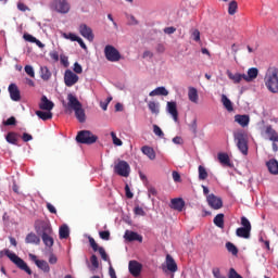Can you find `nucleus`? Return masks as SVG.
<instances>
[{
	"label": "nucleus",
	"instance_id": "obj_1",
	"mask_svg": "<svg viewBox=\"0 0 278 278\" xmlns=\"http://www.w3.org/2000/svg\"><path fill=\"white\" fill-rule=\"evenodd\" d=\"M67 108L74 110L75 116L79 123H86V111L81 105V102L73 93L67 94Z\"/></svg>",
	"mask_w": 278,
	"mask_h": 278
},
{
	"label": "nucleus",
	"instance_id": "obj_2",
	"mask_svg": "<svg viewBox=\"0 0 278 278\" xmlns=\"http://www.w3.org/2000/svg\"><path fill=\"white\" fill-rule=\"evenodd\" d=\"M265 86L269 92L277 94L278 92V70L275 67L268 68L264 78Z\"/></svg>",
	"mask_w": 278,
	"mask_h": 278
},
{
	"label": "nucleus",
	"instance_id": "obj_3",
	"mask_svg": "<svg viewBox=\"0 0 278 278\" xmlns=\"http://www.w3.org/2000/svg\"><path fill=\"white\" fill-rule=\"evenodd\" d=\"M0 255H5L9 257V260L15 264V266H17L20 268V270H24V273H27V275H31V269L29 268V266H27V263H25L23 261V258H21L18 255H16V253L4 249L2 251H0Z\"/></svg>",
	"mask_w": 278,
	"mask_h": 278
},
{
	"label": "nucleus",
	"instance_id": "obj_4",
	"mask_svg": "<svg viewBox=\"0 0 278 278\" xmlns=\"http://www.w3.org/2000/svg\"><path fill=\"white\" fill-rule=\"evenodd\" d=\"M233 138L237 141V147L243 155L249 153V135L247 131L239 129L233 132Z\"/></svg>",
	"mask_w": 278,
	"mask_h": 278
},
{
	"label": "nucleus",
	"instance_id": "obj_5",
	"mask_svg": "<svg viewBox=\"0 0 278 278\" xmlns=\"http://www.w3.org/2000/svg\"><path fill=\"white\" fill-rule=\"evenodd\" d=\"M50 10L58 14H68L71 12V2L68 0H52L50 2Z\"/></svg>",
	"mask_w": 278,
	"mask_h": 278
},
{
	"label": "nucleus",
	"instance_id": "obj_6",
	"mask_svg": "<svg viewBox=\"0 0 278 278\" xmlns=\"http://www.w3.org/2000/svg\"><path fill=\"white\" fill-rule=\"evenodd\" d=\"M97 140H99V137H97L90 130H80L76 136V141L79 144H94Z\"/></svg>",
	"mask_w": 278,
	"mask_h": 278
},
{
	"label": "nucleus",
	"instance_id": "obj_7",
	"mask_svg": "<svg viewBox=\"0 0 278 278\" xmlns=\"http://www.w3.org/2000/svg\"><path fill=\"white\" fill-rule=\"evenodd\" d=\"M35 231L38 236H53V228L51 227V223L40 220L35 225Z\"/></svg>",
	"mask_w": 278,
	"mask_h": 278
},
{
	"label": "nucleus",
	"instance_id": "obj_8",
	"mask_svg": "<svg viewBox=\"0 0 278 278\" xmlns=\"http://www.w3.org/2000/svg\"><path fill=\"white\" fill-rule=\"evenodd\" d=\"M130 170L131 168L129 167V163H127V161H118L117 164L114 165V173L119 175V177H127Z\"/></svg>",
	"mask_w": 278,
	"mask_h": 278
},
{
	"label": "nucleus",
	"instance_id": "obj_9",
	"mask_svg": "<svg viewBox=\"0 0 278 278\" xmlns=\"http://www.w3.org/2000/svg\"><path fill=\"white\" fill-rule=\"evenodd\" d=\"M104 55L109 62H118L121 60V52L114 46H105Z\"/></svg>",
	"mask_w": 278,
	"mask_h": 278
},
{
	"label": "nucleus",
	"instance_id": "obj_10",
	"mask_svg": "<svg viewBox=\"0 0 278 278\" xmlns=\"http://www.w3.org/2000/svg\"><path fill=\"white\" fill-rule=\"evenodd\" d=\"M77 81H79V76H77L73 71L66 70L64 74L65 86H67V88H73Z\"/></svg>",
	"mask_w": 278,
	"mask_h": 278
},
{
	"label": "nucleus",
	"instance_id": "obj_11",
	"mask_svg": "<svg viewBox=\"0 0 278 278\" xmlns=\"http://www.w3.org/2000/svg\"><path fill=\"white\" fill-rule=\"evenodd\" d=\"M79 34L83 36V38H86L89 42H92L94 40V33H92V28H90L86 24L79 25Z\"/></svg>",
	"mask_w": 278,
	"mask_h": 278
},
{
	"label": "nucleus",
	"instance_id": "obj_12",
	"mask_svg": "<svg viewBox=\"0 0 278 278\" xmlns=\"http://www.w3.org/2000/svg\"><path fill=\"white\" fill-rule=\"evenodd\" d=\"M29 260L36 264L37 267L40 268V270H43V273H49L51 270V267H49V263L45 260H38V256L36 254H29Z\"/></svg>",
	"mask_w": 278,
	"mask_h": 278
},
{
	"label": "nucleus",
	"instance_id": "obj_13",
	"mask_svg": "<svg viewBox=\"0 0 278 278\" xmlns=\"http://www.w3.org/2000/svg\"><path fill=\"white\" fill-rule=\"evenodd\" d=\"M206 201L212 210H220L223 207V199L216 197L214 193L208 194Z\"/></svg>",
	"mask_w": 278,
	"mask_h": 278
},
{
	"label": "nucleus",
	"instance_id": "obj_14",
	"mask_svg": "<svg viewBox=\"0 0 278 278\" xmlns=\"http://www.w3.org/2000/svg\"><path fill=\"white\" fill-rule=\"evenodd\" d=\"M128 268L132 277H140V273H142V264L138 263V261H130Z\"/></svg>",
	"mask_w": 278,
	"mask_h": 278
},
{
	"label": "nucleus",
	"instance_id": "obj_15",
	"mask_svg": "<svg viewBox=\"0 0 278 278\" xmlns=\"http://www.w3.org/2000/svg\"><path fill=\"white\" fill-rule=\"evenodd\" d=\"M55 108V103L53 101L47 99V96H42L39 102V109L43 110L45 112H51Z\"/></svg>",
	"mask_w": 278,
	"mask_h": 278
},
{
	"label": "nucleus",
	"instance_id": "obj_16",
	"mask_svg": "<svg viewBox=\"0 0 278 278\" xmlns=\"http://www.w3.org/2000/svg\"><path fill=\"white\" fill-rule=\"evenodd\" d=\"M124 238L127 240V242H142V236L131 230H126Z\"/></svg>",
	"mask_w": 278,
	"mask_h": 278
},
{
	"label": "nucleus",
	"instance_id": "obj_17",
	"mask_svg": "<svg viewBox=\"0 0 278 278\" xmlns=\"http://www.w3.org/2000/svg\"><path fill=\"white\" fill-rule=\"evenodd\" d=\"M167 112L173 116L175 123L179 121V112L177 111V102L170 101L167 102Z\"/></svg>",
	"mask_w": 278,
	"mask_h": 278
},
{
	"label": "nucleus",
	"instance_id": "obj_18",
	"mask_svg": "<svg viewBox=\"0 0 278 278\" xmlns=\"http://www.w3.org/2000/svg\"><path fill=\"white\" fill-rule=\"evenodd\" d=\"M9 94L12 101H21V90H18L16 84H11L9 86Z\"/></svg>",
	"mask_w": 278,
	"mask_h": 278
},
{
	"label": "nucleus",
	"instance_id": "obj_19",
	"mask_svg": "<svg viewBox=\"0 0 278 278\" xmlns=\"http://www.w3.org/2000/svg\"><path fill=\"white\" fill-rule=\"evenodd\" d=\"M265 136H267L270 142H278V132L271 125L265 127Z\"/></svg>",
	"mask_w": 278,
	"mask_h": 278
},
{
	"label": "nucleus",
	"instance_id": "obj_20",
	"mask_svg": "<svg viewBox=\"0 0 278 278\" xmlns=\"http://www.w3.org/2000/svg\"><path fill=\"white\" fill-rule=\"evenodd\" d=\"M172 210H176L177 212H184V207H186V202L181 198H175L170 201Z\"/></svg>",
	"mask_w": 278,
	"mask_h": 278
},
{
	"label": "nucleus",
	"instance_id": "obj_21",
	"mask_svg": "<svg viewBox=\"0 0 278 278\" xmlns=\"http://www.w3.org/2000/svg\"><path fill=\"white\" fill-rule=\"evenodd\" d=\"M257 75H260V70L252 67L248 70V75L243 74V79L244 81L251 83L254 79H257Z\"/></svg>",
	"mask_w": 278,
	"mask_h": 278
},
{
	"label": "nucleus",
	"instance_id": "obj_22",
	"mask_svg": "<svg viewBox=\"0 0 278 278\" xmlns=\"http://www.w3.org/2000/svg\"><path fill=\"white\" fill-rule=\"evenodd\" d=\"M235 123H238L241 127H249V123H251V117L249 115H235Z\"/></svg>",
	"mask_w": 278,
	"mask_h": 278
},
{
	"label": "nucleus",
	"instance_id": "obj_23",
	"mask_svg": "<svg viewBox=\"0 0 278 278\" xmlns=\"http://www.w3.org/2000/svg\"><path fill=\"white\" fill-rule=\"evenodd\" d=\"M188 99L191 103H199V91L194 87H189L188 89Z\"/></svg>",
	"mask_w": 278,
	"mask_h": 278
},
{
	"label": "nucleus",
	"instance_id": "obj_24",
	"mask_svg": "<svg viewBox=\"0 0 278 278\" xmlns=\"http://www.w3.org/2000/svg\"><path fill=\"white\" fill-rule=\"evenodd\" d=\"M150 97H168L166 87H157L149 93Z\"/></svg>",
	"mask_w": 278,
	"mask_h": 278
},
{
	"label": "nucleus",
	"instance_id": "obj_25",
	"mask_svg": "<svg viewBox=\"0 0 278 278\" xmlns=\"http://www.w3.org/2000/svg\"><path fill=\"white\" fill-rule=\"evenodd\" d=\"M266 166L271 175H278V161L275 159L269 160Z\"/></svg>",
	"mask_w": 278,
	"mask_h": 278
},
{
	"label": "nucleus",
	"instance_id": "obj_26",
	"mask_svg": "<svg viewBox=\"0 0 278 278\" xmlns=\"http://www.w3.org/2000/svg\"><path fill=\"white\" fill-rule=\"evenodd\" d=\"M166 266L169 273H177V263L175 262V258H173V256L169 254L166 256Z\"/></svg>",
	"mask_w": 278,
	"mask_h": 278
},
{
	"label": "nucleus",
	"instance_id": "obj_27",
	"mask_svg": "<svg viewBox=\"0 0 278 278\" xmlns=\"http://www.w3.org/2000/svg\"><path fill=\"white\" fill-rule=\"evenodd\" d=\"M217 157L223 166H228L231 168V160L229 159V154L220 152L217 154Z\"/></svg>",
	"mask_w": 278,
	"mask_h": 278
},
{
	"label": "nucleus",
	"instance_id": "obj_28",
	"mask_svg": "<svg viewBox=\"0 0 278 278\" xmlns=\"http://www.w3.org/2000/svg\"><path fill=\"white\" fill-rule=\"evenodd\" d=\"M213 223L219 229H225V214H223V213L217 214L214 217Z\"/></svg>",
	"mask_w": 278,
	"mask_h": 278
},
{
	"label": "nucleus",
	"instance_id": "obj_29",
	"mask_svg": "<svg viewBox=\"0 0 278 278\" xmlns=\"http://www.w3.org/2000/svg\"><path fill=\"white\" fill-rule=\"evenodd\" d=\"M236 236L238 238H244L245 240H249V238H251V230H249V228L239 227L236 230Z\"/></svg>",
	"mask_w": 278,
	"mask_h": 278
},
{
	"label": "nucleus",
	"instance_id": "obj_30",
	"mask_svg": "<svg viewBox=\"0 0 278 278\" xmlns=\"http://www.w3.org/2000/svg\"><path fill=\"white\" fill-rule=\"evenodd\" d=\"M228 79H231L233 84H240L242 79H244V74H239V73H231V71H227Z\"/></svg>",
	"mask_w": 278,
	"mask_h": 278
},
{
	"label": "nucleus",
	"instance_id": "obj_31",
	"mask_svg": "<svg viewBox=\"0 0 278 278\" xmlns=\"http://www.w3.org/2000/svg\"><path fill=\"white\" fill-rule=\"evenodd\" d=\"M71 236V230L68 229L67 225H62L59 228V238L60 240H66Z\"/></svg>",
	"mask_w": 278,
	"mask_h": 278
},
{
	"label": "nucleus",
	"instance_id": "obj_32",
	"mask_svg": "<svg viewBox=\"0 0 278 278\" xmlns=\"http://www.w3.org/2000/svg\"><path fill=\"white\" fill-rule=\"evenodd\" d=\"M5 140L9 144H14L15 147L18 146V135L14 131L8 132Z\"/></svg>",
	"mask_w": 278,
	"mask_h": 278
},
{
	"label": "nucleus",
	"instance_id": "obj_33",
	"mask_svg": "<svg viewBox=\"0 0 278 278\" xmlns=\"http://www.w3.org/2000/svg\"><path fill=\"white\" fill-rule=\"evenodd\" d=\"M141 151L143 155H147V157H149V160H155V150H153V148L149 146H143L141 148Z\"/></svg>",
	"mask_w": 278,
	"mask_h": 278
},
{
	"label": "nucleus",
	"instance_id": "obj_34",
	"mask_svg": "<svg viewBox=\"0 0 278 278\" xmlns=\"http://www.w3.org/2000/svg\"><path fill=\"white\" fill-rule=\"evenodd\" d=\"M36 116L41 118V121H51V118H53V113L51 111H36Z\"/></svg>",
	"mask_w": 278,
	"mask_h": 278
},
{
	"label": "nucleus",
	"instance_id": "obj_35",
	"mask_svg": "<svg viewBox=\"0 0 278 278\" xmlns=\"http://www.w3.org/2000/svg\"><path fill=\"white\" fill-rule=\"evenodd\" d=\"M25 242L26 244H40V239L36 236V233L30 232L26 236Z\"/></svg>",
	"mask_w": 278,
	"mask_h": 278
},
{
	"label": "nucleus",
	"instance_id": "obj_36",
	"mask_svg": "<svg viewBox=\"0 0 278 278\" xmlns=\"http://www.w3.org/2000/svg\"><path fill=\"white\" fill-rule=\"evenodd\" d=\"M40 77L43 79V81H49L51 79V71H49V67L41 66L40 67Z\"/></svg>",
	"mask_w": 278,
	"mask_h": 278
},
{
	"label": "nucleus",
	"instance_id": "obj_37",
	"mask_svg": "<svg viewBox=\"0 0 278 278\" xmlns=\"http://www.w3.org/2000/svg\"><path fill=\"white\" fill-rule=\"evenodd\" d=\"M41 240L46 247L51 249L54 244L53 235H43L41 236Z\"/></svg>",
	"mask_w": 278,
	"mask_h": 278
},
{
	"label": "nucleus",
	"instance_id": "obj_38",
	"mask_svg": "<svg viewBox=\"0 0 278 278\" xmlns=\"http://www.w3.org/2000/svg\"><path fill=\"white\" fill-rule=\"evenodd\" d=\"M222 103L228 112H233V104L231 103V100H229V98H227V96H225V94L222 96Z\"/></svg>",
	"mask_w": 278,
	"mask_h": 278
},
{
	"label": "nucleus",
	"instance_id": "obj_39",
	"mask_svg": "<svg viewBox=\"0 0 278 278\" xmlns=\"http://www.w3.org/2000/svg\"><path fill=\"white\" fill-rule=\"evenodd\" d=\"M148 108L152 114H160V103L155 101H150Z\"/></svg>",
	"mask_w": 278,
	"mask_h": 278
},
{
	"label": "nucleus",
	"instance_id": "obj_40",
	"mask_svg": "<svg viewBox=\"0 0 278 278\" xmlns=\"http://www.w3.org/2000/svg\"><path fill=\"white\" fill-rule=\"evenodd\" d=\"M236 12H238V2L236 0H232L228 4V14H230V16H233Z\"/></svg>",
	"mask_w": 278,
	"mask_h": 278
},
{
	"label": "nucleus",
	"instance_id": "obj_41",
	"mask_svg": "<svg viewBox=\"0 0 278 278\" xmlns=\"http://www.w3.org/2000/svg\"><path fill=\"white\" fill-rule=\"evenodd\" d=\"M199 170V179L200 181H205L207 179V169H205L202 165L198 167Z\"/></svg>",
	"mask_w": 278,
	"mask_h": 278
},
{
	"label": "nucleus",
	"instance_id": "obj_42",
	"mask_svg": "<svg viewBox=\"0 0 278 278\" xmlns=\"http://www.w3.org/2000/svg\"><path fill=\"white\" fill-rule=\"evenodd\" d=\"M226 249L232 255H238V248L233 243L227 242L226 243Z\"/></svg>",
	"mask_w": 278,
	"mask_h": 278
},
{
	"label": "nucleus",
	"instance_id": "obj_43",
	"mask_svg": "<svg viewBox=\"0 0 278 278\" xmlns=\"http://www.w3.org/2000/svg\"><path fill=\"white\" fill-rule=\"evenodd\" d=\"M63 38L66 40H71L72 42H77V39L79 38L77 35L73 33H63L62 34Z\"/></svg>",
	"mask_w": 278,
	"mask_h": 278
},
{
	"label": "nucleus",
	"instance_id": "obj_44",
	"mask_svg": "<svg viewBox=\"0 0 278 278\" xmlns=\"http://www.w3.org/2000/svg\"><path fill=\"white\" fill-rule=\"evenodd\" d=\"M111 138H112L113 144H115V147H123V140H121L118 137H116V132L111 131Z\"/></svg>",
	"mask_w": 278,
	"mask_h": 278
},
{
	"label": "nucleus",
	"instance_id": "obj_45",
	"mask_svg": "<svg viewBox=\"0 0 278 278\" xmlns=\"http://www.w3.org/2000/svg\"><path fill=\"white\" fill-rule=\"evenodd\" d=\"M241 228L249 229L251 231V222L247 217H241Z\"/></svg>",
	"mask_w": 278,
	"mask_h": 278
},
{
	"label": "nucleus",
	"instance_id": "obj_46",
	"mask_svg": "<svg viewBox=\"0 0 278 278\" xmlns=\"http://www.w3.org/2000/svg\"><path fill=\"white\" fill-rule=\"evenodd\" d=\"M24 71L27 75H29V77H36V72H34V67L31 65H26Z\"/></svg>",
	"mask_w": 278,
	"mask_h": 278
},
{
	"label": "nucleus",
	"instance_id": "obj_47",
	"mask_svg": "<svg viewBox=\"0 0 278 278\" xmlns=\"http://www.w3.org/2000/svg\"><path fill=\"white\" fill-rule=\"evenodd\" d=\"M3 125H5V127L16 125V117L14 116L9 117L5 122H3Z\"/></svg>",
	"mask_w": 278,
	"mask_h": 278
},
{
	"label": "nucleus",
	"instance_id": "obj_48",
	"mask_svg": "<svg viewBox=\"0 0 278 278\" xmlns=\"http://www.w3.org/2000/svg\"><path fill=\"white\" fill-rule=\"evenodd\" d=\"M212 274L215 278H225V276L220 273V268L214 267L212 269Z\"/></svg>",
	"mask_w": 278,
	"mask_h": 278
},
{
	"label": "nucleus",
	"instance_id": "obj_49",
	"mask_svg": "<svg viewBox=\"0 0 278 278\" xmlns=\"http://www.w3.org/2000/svg\"><path fill=\"white\" fill-rule=\"evenodd\" d=\"M189 129H190L191 132L194 134V136H197V131H198L197 118H194L191 122V125H189Z\"/></svg>",
	"mask_w": 278,
	"mask_h": 278
},
{
	"label": "nucleus",
	"instance_id": "obj_50",
	"mask_svg": "<svg viewBox=\"0 0 278 278\" xmlns=\"http://www.w3.org/2000/svg\"><path fill=\"white\" fill-rule=\"evenodd\" d=\"M153 131H154L155 136H159L160 138H163L164 131H162V128H160V126L154 124L153 125Z\"/></svg>",
	"mask_w": 278,
	"mask_h": 278
},
{
	"label": "nucleus",
	"instance_id": "obj_51",
	"mask_svg": "<svg viewBox=\"0 0 278 278\" xmlns=\"http://www.w3.org/2000/svg\"><path fill=\"white\" fill-rule=\"evenodd\" d=\"M74 73H76L77 75H81L84 73V68L81 67L80 64H78L77 62L74 63V68H73Z\"/></svg>",
	"mask_w": 278,
	"mask_h": 278
},
{
	"label": "nucleus",
	"instance_id": "obj_52",
	"mask_svg": "<svg viewBox=\"0 0 278 278\" xmlns=\"http://www.w3.org/2000/svg\"><path fill=\"white\" fill-rule=\"evenodd\" d=\"M60 60H61V64H63L65 68H68L70 66L68 56L61 54Z\"/></svg>",
	"mask_w": 278,
	"mask_h": 278
},
{
	"label": "nucleus",
	"instance_id": "obj_53",
	"mask_svg": "<svg viewBox=\"0 0 278 278\" xmlns=\"http://www.w3.org/2000/svg\"><path fill=\"white\" fill-rule=\"evenodd\" d=\"M89 244L93 251H99V244L94 241V238L89 237Z\"/></svg>",
	"mask_w": 278,
	"mask_h": 278
},
{
	"label": "nucleus",
	"instance_id": "obj_54",
	"mask_svg": "<svg viewBox=\"0 0 278 278\" xmlns=\"http://www.w3.org/2000/svg\"><path fill=\"white\" fill-rule=\"evenodd\" d=\"M98 252H99V254L101 255V258H102L104 262H108L109 256H108V253L105 252V249L99 248V249H98Z\"/></svg>",
	"mask_w": 278,
	"mask_h": 278
},
{
	"label": "nucleus",
	"instance_id": "obj_55",
	"mask_svg": "<svg viewBox=\"0 0 278 278\" xmlns=\"http://www.w3.org/2000/svg\"><path fill=\"white\" fill-rule=\"evenodd\" d=\"M90 262L93 268H99V258L97 257V255H91Z\"/></svg>",
	"mask_w": 278,
	"mask_h": 278
},
{
	"label": "nucleus",
	"instance_id": "obj_56",
	"mask_svg": "<svg viewBox=\"0 0 278 278\" xmlns=\"http://www.w3.org/2000/svg\"><path fill=\"white\" fill-rule=\"evenodd\" d=\"M99 236L101 240H110V230L100 231Z\"/></svg>",
	"mask_w": 278,
	"mask_h": 278
},
{
	"label": "nucleus",
	"instance_id": "obj_57",
	"mask_svg": "<svg viewBox=\"0 0 278 278\" xmlns=\"http://www.w3.org/2000/svg\"><path fill=\"white\" fill-rule=\"evenodd\" d=\"M135 214L137 216H146L147 213L144 212V210L140 206H136L135 210H134Z\"/></svg>",
	"mask_w": 278,
	"mask_h": 278
},
{
	"label": "nucleus",
	"instance_id": "obj_58",
	"mask_svg": "<svg viewBox=\"0 0 278 278\" xmlns=\"http://www.w3.org/2000/svg\"><path fill=\"white\" fill-rule=\"evenodd\" d=\"M172 177L176 184L181 182V175L179 172H173Z\"/></svg>",
	"mask_w": 278,
	"mask_h": 278
},
{
	"label": "nucleus",
	"instance_id": "obj_59",
	"mask_svg": "<svg viewBox=\"0 0 278 278\" xmlns=\"http://www.w3.org/2000/svg\"><path fill=\"white\" fill-rule=\"evenodd\" d=\"M17 10H20V12H27V10H29V7H27V4H25L23 2H18Z\"/></svg>",
	"mask_w": 278,
	"mask_h": 278
},
{
	"label": "nucleus",
	"instance_id": "obj_60",
	"mask_svg": "<svg viewBox=\"0 0 278 278\" xmlns=\"http://www.w3.org/2000/svg\"><path fill=\"white\" fill-rule=\"evenodd\" d=\"M46 207H47V210L50 212V214H58V210H55V206H53V204H51V203H47L46 204Z\"/></svg>",
	"mask_w": 278,
	"mask_h": 278
},
{
	"label": "nucleus",
	"instance_id": "obj_61",
	"mask_svg": "<svg viewBox=\"0 0 278 278\" xmlns=\"http://www.w3.org/2000/svg\"><path fill=\"white\" fill-rule=\"evenodd\" d=\"M192 38L195 42H199V40H201V33L199 31V29H195L193 33H192Z\"/></svg>",
	"mask_w": 278,
	"mask_h": 278
},
{
	"label": "nucleus",
	"instance_id": "obj_62",
	"mask_svg": "<svg viewBox=\"0 0 278 278\" xmlns=\"http://www.w3.org/2000/svg\"><path fill=\"white\" fill-rule=\"evenodd\" d=\"M22 140L24 142H29L30 140H34V137L27 132H24L23 136H22Z\"/></svg>",
	"mask_w": 278,
	"mask_h": 278
},
{
	"label": "nucleus",
	"instance_id": "obj_63",
	"mask_svg": "<svg viewBox=\"0 0 278 278\" xmlns=\"http://www.w3.org/2000/svg\"><path fill=\"white\" fill-rule=\"evenodd\" d=\"M24 40H26L27 42H36V37L29 34H24Z\"/></svg>",
	"mask_w": 278,
	"mask_h": 278
},
{
	"label": "nucleus",
	"instance_id": "obj_64",
	"mask_svg": "<svg viewBox=\"0 0 278 278\" xmlns=\"http://www.w3.org/2000/svg\"><path fill=\"white\" fill-rule=\"evenodd\" d=\"M175 31H177V28H175L173 26L164 28V34L170 35V34H175Z\"/></svg>",
	"mask_w": 278,
	"mask_h": 278
}]
</instances>
